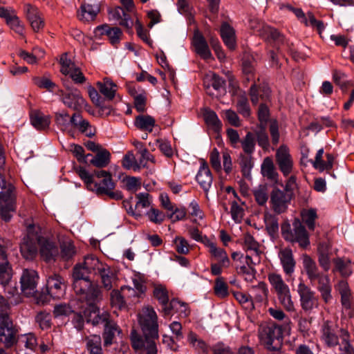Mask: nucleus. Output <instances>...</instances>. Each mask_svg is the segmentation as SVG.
Returning a JSON list of instances; mask_svg holds the SVG:
<instances>
[{
  "instance_id": "obj_60",
  "label": "nucleus",
  "mask_w": 354,
  "mask_h": 354,
  "mask_svg": "<svg viewBox=\"0 0 354 354\" xmlns=\"http://www.w3.org/2000/svg\"><path fill=\"white\" fill-rule=\"evenodd\" d=\"M215 295L220 298H225L228 296V286L223 277H218L215 280L214 287Z\"/></svg>"
},
{
  "instance_id": "obj_59",
  "label": "nucleus",
  "mask_w": 354,
  "mask_h": 354,
  "mask_svg": "<svg viewBox=\"0 0 354 354\" xmlns=\"http://www.w3.org/2000/svg\"><path fill=\"white\" fill-rule=\"evenodd\" d=\"M86 348L88 352L101 351L102 349V339L101 337L98 335H93L86 338Z\"/></svg>"
},
{
  "instance_id": "obj_47",
  "label": "nucleus",
  "mask_w": 354,
  "mask_h": 354,
  "mask_svg": "<svg viewBox=\"0 0 354 354\" xmlns=\"http://www.w3.org/2000/svg\"><path fill=\"white\" fill-rule=\"evenodd\" d=\"M100 28L102 30V33L108 36L109 41L113 46H116L119 44L122 35V32L119 28H111L108 25H103Z\"/></svg>"
},
{
  "instance_id": "obj_21",
  "label": "nucleus",
  "mask_w": 354,
  "mask_h": 354,
  "mask_svg": "<svg viewBox=\"0 0 354 354\" xmlns=\"http://www.w3.org/2000/svg\"><path fill=\"white\" fill-rule=\"evenodd\" d=\"M0 17L5 19L11 30L20 35H23L24 26L14 10L0 7Z\"/></svg>"
},
{
  "instance_id": "obj_55",
  "label": "nucleus",
  "mask_w": 354,
  "mask_h": 354,
  "mask_svg": "<svg viewBox=\"0 0 354 354\" xmlns=\"http://www.w3.org/2000/svg\"><path fill=\"white\" fill-rule=\"evenodd\" d=\"M60 248V257L65 261L71 259L76 253L75 248L71 241L62 242Z\"/></svg>"
},
{
  "instance_id": "obj_50",
  "label": "nucleus",
  "mask_w": 354,
  "mask_h": 354,
  "mask_svg": "<svg viewBox=\"0 0 354 354\" xmlns=\"http://www.w3.org/2000/svg\"><path fill=\"white\" fill-rule=\"evenodd\" d=\"M111 154L109 151L102 149L97 153L95 157L91 160V163L97 167H104L110 162Z\"/></svg>"
},
{
  "instance_id": "obj_41",
  "label": "nucleus",
  "mask_w": 354,
  "mask_h": 354,
  "mask_svg": "<svg viewBox=\"0 0 354 354\" xmlns=\"http://www.w3.org/2000/svg\"><path fill=\"white\" fill-rule=\"evenodd\" d=\"M236 108L237 111L243 117L250 116V108L245 92L239 91L236 93Z\"/></svg>"
},
{
  "instance_id": "obj_6",
  "label": "nucleus",
  "mask_w": 354,
  "mask_h": 354,
  "mask_svg": "<svg viewBox=\"0 0 354 354\" xmlns=\"http://www.w3.org/2000/svg\"><path fill=\"white\" fill-rule=\"evenodd\" d=\"M158 338L151 334L141 335L136 330H132L130 335L131 346L139 354H158L156 340Z\"/></svg>"
},
{
  "instance_id": "obj_23",
  "label": "nucleus",
  "mask_w": 354,
  "mask_h": 354,
  "mask_svg": "<svg viewBox=\"0 0 354 354\" xmlns=\"http://www.w3.org/2000/svg\"><path fill=\"white\" fill-rule=\"evenodd\" d=\"M104 325V332L102 337L104 339V345L108 346L113 343V339L116 334H120L122 330L118 324L110 318V315L107 319L102 322Z\"/></svg>"
},
{
  "instance_id": "obj_34",
  "label": "nucleus",
  "mask_w": 354,
  "mask_h": 354,
  "mask_svg": "<svg viewBox=\"0 0 354 354\" xmlns=\"http://www.w3.org/2000/svg\"><path fill=\"white\" fill-rule=\"evenodd\" d=\"M263 32L266 39L270 42L274 43L279 49L281 48H286V46H288L285 41L283 35H282L277 29L270 26H266L263 27Z\"/></svg>"
},
{
  "instance_id": "obj_25",
  "label": "nucleus",
  "mask_w": 354,
  "mask_h": 354,
  "mask_svg": "<svg viewBox=\"0 0 354 354\" xmlns=\"http://www.w3.org/2000/svg\"><path fill=\"white\" fill-rule=\"evenodd\" d=\"M293 225V239L289 242H297L299 246L303 248H306L310 245V241L308 234L305 227L298 219H295L292 223Z\"/></svg>"
},
{
  "instance_id": "obj_51",
  "label": "nucleus",
  "mask_w": 354,
  "mask_h": 354,
  "mask_svg": "<svg viewBox=\"0 0 354 354\" xmlns=\"http://www.w3.org/2000/svg\"><path fill=\"white\" fill-rule=\"evenodd\" d=\"M187 339L189 343L199 353L206 354L208 351L206 343L199 339L197 335L193 332H189Z\"/></svg>"
},
{
  "instance_id": "obj_30",
  "label": "nucleus",
  "mask_w": 354,
  "mask_h": 354,
  "mask_svg": "<svg viewBox=\"0 0 354 354\" xmlns=\"http://www.w3.org/2000/svg\"><path fill=\"white\" fill-rule=\"evenodd\" d=\"M136 198L137 199L136 204L135 205V208L131 206L129 209L128 210V213H131L136 218L140 217L142 214V209L149 207L151 205V196L150 195L145 193H139L136 195Z\"/></svg>"
},
{
  "instance_id": "obj_8",
  "label": "nucleus",
  "mask_w": 354,
  "mask_h": 354,
  "mask_svg": "<svg viewBox=\"0 0 354 354\" xmlns=\"http://www.w3.org/2000/svg\"><path fill=\"white\" fill-rule=\"evenodd\" d=\"M121 3L124 8L118 6L109 11V15L113 20L130 30L133 24V21L130 16V12L133 10L134 3L133 0H120Z\"/></svg>"
},
{
  "instance_id": "obj_17",
  "label": "nucleus",
  "mask_w": 354,
  "mask_h": 354,
  "mask_svg": "<svg viewBox=\"0 0 354 354\" xmlns=\"http://www.w3.org/2000/svg\"><path fill=\"white\" fill-rule=\"evenodd\" d=\"M260 247V244L251 234L244 235L243 248L247 252H249L246 254L245 259H248L250 263L259 264L261 262L262 252Z\"/></svg>"
},
{
  "instance_id": "obj_5",
  "label": "nucleus",
  "mask_w": 354,
  "mask_h": 354,
  "mask_svg": "<svg viewBox=\"0 0 354 354\" xmlns=\"http://www.w3.org/2000/svg\"><path fill=\"white\" fill-rule=\"evenodd\" d=\"M258 333L261 344L268 351L281 348L282 332L281 328L276 324H262L259 326Z\"/></svg>"
},
{
  "instance_id": "obj_49",
  "label": "nucleus",
  "mask_w": 354,
  "mask_h": 354,
  "mask_svg": "<svg viewBox=\"0 0 354 354\" xmlns=\"http://www.w3.org/2000/svg\"><path fill=\"white\" fill-rule=\"evenodd\" d=\"M246 265H243L237 268L239 274L244 277L245 280L252 281L255 279L257 271L254 266L257 264L250 263L248 259H245Z\"/></svg>"
},
{
  "instance_id": "obj_39",
  "label": "nucleus",
  "mask_w": 354,
  "mask_h": 354,
  "mask_svg": "<svg viewBox=\"0 0 354 354\" xmlns=\"http://www.w3.org/2000/svg\"><path fill=\"white\" fill-rule=\"evenodd\" d=\"M87 271L91 274H98L106 268L107 265L103 264L97 258L94 256H88L85 257L83 262Z\"/></svg>"
},
{
  "instance_id": "obj_64",
  "label": "nucleus",
  "mask_w": 354,
  "mask_h": 354,
  "mask_svg": "<svg viewBox=\"0 0 354 354\" xmlns=\"http://www.w3.org/2000/svg\"><path fill=\"white\" fill-rule=\"evenodd\" d=\"M76 171L80 178L84 180L86 188L89 190L94 191V184L93 176L90 174L84 167H80L76 169Z\"/></svg>"
},
{
  "instance_id": "obj_57",
  "label": "nucleus",
  "mask_w": 354,
  "mask_h": 354,
  "mask_svg": "<svg viewBox=\"0 0 354 354\" xmlns=\"http://www.w3.org/2000/svg\"><path fill=\"white\" fill-rule=\"evenodd\" d=\"M253 194L258 205L263 206L266 204L268 200V192L266 186H259L253 190Z\"/></svg>"
},
{
  "instance_id": "obj_14",
  "label": "nucleus",
  "mask_w": 354,
  "mask_h": 354,
  "mask_svg": "<svg viewBox=\"0 0 354 354\" xmlns=\"http://www.w3.org/2000/svg\"><path fill=\"white\" fill-rule=\"evenodd\" d=\"M292 196L290 193H286L278 188H274L270 193V205L272 209L277 214L285 212Z\"/></svg>"
},
{
  "instance_id": "obj_43",
  "label": "nucleus",
  "mask_w": 354,
  "mask_h": 354,
  "mask_svg": "<svg viewBox=\"0 0 354 354\" xmlns=\"http://www.w3.org/2000/svg\"><path fill=\"white\" fill-rule=\"evenodd\" d=\"M252 296L251 297L254 303L256 302L261 304L264 301H267L268 289L266 283L260 282L257 286H253L252 288Z\"/></svg>"
},
{
  "instance_id": "obj_36",
  "label": "nucleus",
  "mask_w": 354,
  "mask_h": 354,
  "mask_svg": "<svg viewBox=\"0 0 354 354\" xmlns=\"http://www.w3.org/2000/svg\"><path fill=\"white\" fill-rule=\"evenodd\" d=\"M162 311L165 315H169L175 313H184L185 316L187 313V306L176 299L169 300L165 304H161Z\"/></svg>"
},
{
  "instance_id": "obj_27",
  "label": "nucleus",
  "mask_w": 354,
  "mask_h": 354,
  "mask_svg": "<svg viewBox=\"0 0 354 354\" xmlns=\"http://www.w3.org/2000/svg\"><path fill=\"white\" fill-rule=\"evenodd\" d=\"M99 12L100 7L98 4L84 3L79 8L77 16L79 20L82 22H90L95 20Z\"/></svg>"
},
{
  "instance_id": "obj_12",
  "label": "nucleus",
  "mask_w": 354,
  "mask_h": 354,
  "mask_svg": "<svg viewBox=\"0 0 354 354\" xmlns=\"http://www.w3.org/2000/svg\"><path fill=\"white\" fill-rule=\"evenodd\" d=\"M18 330L10 317H0V342L6 348H10L17 342Z\"/></svg>"
},
{
  "instance_id": "obj_53",
  "label": "nucleus",
  "mask_w": 354,
  "mask_h": 354,
  "mask_svg": "<svg viewBox=\"0 0 354 354\" xmlns=\"http://www.w3.org/2000/svg\"><path fill=\"white\" fill-rule=\"evenodd\" d=\"M236 300L246 310H252L254 308V304L252 297L242 292H233Z\"/></svg>"
},
{
  "instance_id": "obj_58",
  "label": "nucleus",
  "mask_w": 354,
  "mask_h": 354,
  "mask_svg": "<svg viewBox=\"0 0 354 354\" xmlns=\"http://www.w3.org/2000/svg\"><path fill=\"white\" fill-rule=\"evenodd\" d=\"M124 187L127 190L131 192H136L142 186V179L139 177L126 176L123 179Z\"/></svg>"
},
{
  "instance_id": "obj_45",
  "label": "nucleus",
  "mask_w": 354,
  "mask_h": 354,
  "mask_svg": "<svg viewBox=\"0 0 354 354\" xmlns=\"http://www.w3.org/2000/svg\"><path fill=\"white\" fill-rule=\"evenodd\" d=\"M155 119L148 115H140L136 117L135 125L139 129L151 132L155 126Z\"/></svg>"
},
{
  "instance_id": "obj_62",
  "label": "nucleus",
  "mask_w": 354,
  "mask_h": 354,
  "mask_svg": "<svg viewBox=\"0 0 354 354\" xmlns=\"http://www.w3.org/2000/svg\"><path fill=\"white\" fill-rule=\"evenodd\" d=\"M153 294L160 304H165L169 301L168 291L166 287L162 285L155 286Z\"/></svg>"
},
{
  "instance_id": "obj_7",
  "label": "nucleus",
  "mask_w": 354,
  "mask_h": 354,
  "mask_svg": "<svg viewBox=\"0 0 354 354\" xmlns=\"http://www.w3.org/2000/svg\"><path fill=\"white\" fill-rule=\"evenodd\" d=\"M138 322L143 334L159 337L158 316L151 306H145L141 309L138 313Z\"/></svg>"
},
{
  "instance_id": "obj_32",
  "label": "nucleus",
  "mask_w": 354,
  "mask_h": 354,
  "mask_svg": "<svg viewBox=\"0 0 354 354\" xmlns=\"http://www.w3.org/2000/svg\"><path fill=\"white\" fill-rule=\"evenodd\" d=\"M55 121L57 126L63 131L66 132L72 137L75 138V130L71 127V117L66 111L56 113Z\"/></svg>"
},
{
  "instance_id": "obj_63",
  "label": "nucleus",
  "mask_w": 354,
  "mask_h": 354,
  "mask_svg": "<svg viewBox=\"0 0 354 354\" xmlns=\"http://www.w3.org/2000/svg\"><path fill=\"white\" fill-rule=\"evenodd\" d=\"M204 119L208 125L212 126L216 130H218L221 128V122L214 111L206 110L204 113Z\"/></svg>"
},
{
  "instance_id": "obj_48",
  "label": "nucleus",
  "mask_w": 354,
  "mask_h": 354,
  "mask_svg": "<svg viewBox=\"0 0 354 354\" xmlns=\"http://www.w3.org/2000/svg\"><path fill=\"white\" fill-rule=\"evenodd\" d=\"M277 298L280 304L283 306L286 310L294 312L295 310V304L292 299L290 288L277 293Z\"/></svg>"
},
{
  "instance_id": "obj_42",
  "label": "nucleus",
  "mask_w": 354,
  "mask_h": 354,
  "mask_svg": "<svg viewBox=\"0 0 354 354\" xmlns=\"http://www.w3.org/2000/svg\"><path fill=\"white\" fill-rule=\"evenodd\" d=\"M98 274L100 276L101 282L106 290H109L115 286L117 277L109 266H106Z\"/></svg>"
},
{
  "instance_id": "obj_15",
  "label": "nucleus",
  "mask_w": 354,
  "mask_h": 354,
  "mask_svg": "<svg viewBox=\"0 0 354 354\" xmlns=\"http://www.w3.org/2000/svg\"><path fill=\"white\" fill-rule=\"evenodd\" d=\"M66 285L64 278L57 273L49 275L46 279V290L54 299H60L65 295Z\"/></svg>"
},
{
  "instance_id": "obj_28",
  "label": "nucleus",
  "mask_w": 354,
  "mask_h": 354,
  "mask_svg": "<svg viewBox=\"0 0 354 354\" xmlns=\"http://www.w3.org/2000/svg\"><path fill=\"white\" fill-rule=\"evenodd\" d=\"M220 35L225 45L231 50L236 47L235 30L228 23L223 22L220 28Z\"/></svg>"
},
{
  "instance_id": "obj_2",
  "label": "nucleus",
  "mask_w": 354,
  "mask_h": 354,
  "mask_svg": "<svg viewBox=\"0 0 354 354\" xmlns=\"http://www.w3.org/2000/svg\"><path fill=\"white\" fill-rule=\"evenodd\" d=\"M337 329L331 322H324L321 329V339L328 348L338 346V354H354V348L350 342V334L348 330Z\"/></svg>"
},
{
  "instance_id": "obj_56",
  "label": "nucleus",
  "mask_w": 354,
  "mask_h": 354,
  "mask_svg": "<svg viewBox=\"0 0 354 354\" xmlns=\"http://www.w3.org/2000/svg\"><path fill=\"white\" fill-rule=\"evenodd\" d=\"M239 159V165L243 176L249 178L251 169L253 167L252 156L250 155L241 154Z\"/></svg>"
},
{
  "instance_id": "obj_52",
  "label": "nucleus",
  "mask_w": 354,
  "mask_h": 354,
  "mask_svg": "<svg viewBox=\"0 0 354 354\" xmlns=\"http://www.w3.org/2000/svg\"><path fill=\"white\" fill-rule=\"evenodd\" d=\"M261 174L263 176L270 180H274L277 176L275 171L273 161L271 158L266 157L264 158L261 165Z\"/></svg>"
},
{
  "instance_id": "obj_38",
  "label": "nucleus",
  "mask_w": 354,
  "mask_h": 354,
  "mask_svg": "<svg viewBox=\"0 0 354 354\" xmlns=\"http://www.w3.org/2000/svg\"><path fill=\"white\" fill-rule=\"evenodd\" d=\"M209 252L214 260L221 263L224 267H228L230 265V259L225 250L223 248H218L216 244L210 243L208 245Z\"/></svg>"
},
{
  "instance_id": "obj_54",
  "label": "nucleus",
  "mask_w": 354,
  "mask_h": 354,
  "mask_svg": "<svg viewBox=\"0 0 354 354\" xmlns=\"http://www.w3.org/2000/svg\"><path fill=\"white\" fill-rule=\"evenodd\" d=\"M241 147L246 155H250L254 151L255 137L251 132H248L245 136L241 140Z\"/></svg>"
},
{
  "instance_id": "obj_26",
  "label": "nucleus",
  "mask_w": 354,
  "mask_h": 354,
  "mask_svg": "<svg viewBox=\"0 0 354 354\" xmlns=\"http://www.w3.org/2000/svg\"><path fill=\"white\" fill-rule=\"evenodd\" d=\"M24 10L28 21L35 32H39L44 26V22L41 18L37 8L30 3L24 6Z\"/></svg>"
},
{
  "instance_id": "obj_61",
  "label": "nucleus",
  "mask_w": 354,
  "mask_h": 354,
  "mask_svg": "<svg viewBox=\"0 0 354 354\" xmlns=\"http://www.w3.org/2000/svg\"><path fill=\"white\" fill-rule=\"evenodd\" d=\"M301 217L303 221L306 224L309 230H314L315 225V221L317 218L316 210L314 209L304 210L301 212Z\"/></svg>"
},
{
  "instance_id": "obj_31",
  "label": "nucleus",
  "mask_w": 354,
  "mask_h": 354,
  "mask_svg": "<svg viewBox=\"0 0 354 354\" xmlns=\"http://www.w3.org/2000/svg\"><path fill=\"white\" fill-rule=\"evenodd\" d=\"M193 44L196 53L202 58L207 59L212 57V54L208 44L203 35L199 32H196L194 33Z\"/></svg>"
},
{
  "instance_id": "obj_46",
  "label": "nucleus",
  "mask_w": 354,
  "mask_h": 354,
  "mask_svg": "<svg viewBox=\"0 0 354 354\" xmlns=\"http://www.w3.org/2000/svg\"><path fill=\"white\" fill-rule=\"evenodd\" d=\"M318 262L325 272H328L330 268V257L327 246L320 243L317 248Z\"/></svg>"
},
{
  "instance_id": "obj_44",
  "label": "nucleus",
  "mask_w": 354,
  "mask_h": 354,
  "mask_svg": "<svg viewBox=\"0 0 354 354\" xmlns=\"http://www.w3.org/2000/svg\"><path fill=\"white\" fill-rule=\"evenodd\" d=\"M268 280L276 294L290 288L279 274L275 272L269 273L268 274Z\"/></svg>"
},
{
  "instance_id": "obj_29",
  "label": "nucleus",
  "mask_w": 354,
  "mask_h": 354,
  "mask_svg": "<svg viewBox=\"0 0 354 354\" xmlns=\"http://www.w3.org/2000/svg\"><path fill=\"white\" fill-rule=\"evenodd\" d=\"M323 154V149H320L319 150H318L315 156V160L312 161V164L314 168L319 170L320 172H322L325 170L328 172L332 169L333 167V162L335 158L333 154L326 153V161L324 162L322 160Z\"/></svg>"
},
{
  "instance_id": "obj_10",
  "label": "nucleus",
  "mask_w": 354,
  "mask_h": 354,
  "mask_svg": "<svg viewBox=\"0 0 354 354\" xmlns=\"http://www.w3.org/2000/svg\"><path fill=\"white\" fill-rule=\"evenodd\" d=\"M79 299L85 301V306H83V314L86 321L88 323H91L93 326L102 324L105 319H107L109 314L104 312L100 314L99 308L97 306V304L102 299V294L98 299L93 301H88L86 298H80Z\"/></svg>"
},
{
  "instance_id": "obj_40",
  "label": "nucleus",
  "mask_w": 354,
  "mask_h": 354,
  "mask_svg": "<svg viewBox=\"0 0 354 354\" xmlns=\"http://www.w3.org/2000/svg\"><path fill=\"white\" fill-rule=\"evenodd\" d=\"M270 94L269 88L266 86H257L252 84L250 89V99L253 104H257L260 100L266 101Z\"/></svg>"
},
{
  "instance_id": "obj_18",
  "label": "nucleus",
  "mask_w": 354,
  "mask_h": 354,
  "mask_svg": "<svg viewBox=\"0 0 354 354\" xmlns=\"http://www.w3.org/2000/svg\"><path fill=\"white\" fill-rule=\"evenodd\" d=\"M276 162L280 171L285 176H288L292 172L293 160L287 147L282 145L277 149Z\"/></svg>"
},
{
  "instance_id": "obj_11",
  "label": "nucleus",
  "mask_w": 354,
  "mask_h": 354,
  "mask_svg": "<svg viewBox=\"0 0 354 354\" xmlns=\"http://www.w3.org/2000/svg\"><path fill=\"white\" fill-rule=\"evenodd\" d=\"M57 95L65 106L74 111H80L85 106L86 101L76 88L66 87V91L59 90Z\"/></svg>"
},
{
  "instance_id": "obj_37",
  "label": "nucleus",
  "mask_w": 354,
  "mask_h": 354,
  "mask_svg": "<svg viewBox=\"0 0 354 354\" xmlns=\"http://www.w3.org/2000/svg\"><path fill=\"white\" fill-rule=\"evenodd\" d=\"M263 220L268 234L272 237L276 236L279 231L278 217L271 212L266 211L263 214Z\"/></svg>"
},
{
  "instance_id": "obj_20",
  "label": "nucleus",
  "mask_w": 354,
  "mask_h": 354,
  "mask_svg": "<svg viewBox=\"0 0 354 354\" xmlns=\"http://www.w3.org/2000/svg\"><path fill=\"white\" fill-rule=\"evenodd\" d=\"M71 127L75 130V134L76 133V130H77L80 133L88 138H91L95 135V128L91 126L88 121L84 119L80 114L77 113L73 114L71 116Z\"/></svg>"
},
{
  "instance_id": "obj_19",
  "label": "nucleus",
  "mask_w": 354,
  "mask_h": 354,
  "mask_svg": "<svg viewBox=\"0 0 354 354\" xmlns=\"http://www.w3.org/2000/svg\"><path fill=\"white\" fill-rule=\"evenodd\" d=\"M39 245L41 257L46 262L55 261L59 256V249L55 243L41 236Z\"/></svg>"
},
{
  "instance_id": "obj_16",
  "label": "nucleus",
  "mask_w": 354,
  "mask_h": 354,
  "mask_svg": "<svg viewBox=\"0 0 354 354\" xmlns=\"http://www.w3.org/2000/svg\"><path fill=\"white\" fill-rule=\"evenodd\" d=\"M40 237L37 234L28 232L24 238L20 245V252L24 258L27 260H32L35 258Z\"/></svg>"
},
{
  "instance_id": "obj_9",
  "label": "nucleus",
  "mask_w": 354,
  "mask_h": 354,
  "mask_svg": "<svg viewBox=\"0 0 354 354\" xmlns=\"http://www.w3.org/2000/svg\"><path fill=\"white\" fill-rule=\"evenodd\" d=\"M297 291L299 296L301 308L306 313L310 314L319 307V298L303 280H300Z\"/></svg>"
},
{
  "instance_id": "obj_33",
  "label": "nucleus",
  "mask_w": 354,
  "mask_h": 354,
  "mask_svg": "<svg viewBox=\"0 0 354 354\" xmlns=\"http://www.w3.org/2000/svg\"><path fill=\"white\" fill-rule=\"evenodd\" d=\"M30 122L32 126L38 130H44L49 127L50 124V118L49 115H44L38 110L30 112Z\"/></svg>"
},
{
  "instance_id": "obj_24",
  "label": "nucleus",
  "mask_w": 354,
  "mask_h": 354,
  "mask_svg": "<svg viewBox=\"0 0 354 354\" xmlns=\"http://www.w3.org/2000/svg\"><path fill=\"white\" fill-rule=\"evenodd\" d=\"M196 180L205 192H207L211 187L213 177L207 163L203 159L201 160V166Z\"/></svg>"
},
{
  "instance_id": "obj_1",
  "label": "nucleus",
  "mask_w": 354,
  "mask_h": 354,
  "mask_svg": "<svg viewBox=\"0 0 354 354\" xmlns=\"http://www.w3.org/2000/svg\"><path fill=\"white\" fill-rule=\"evenodd\" d=\"M90 273L84 263L77 264L73 270V286L76 295L93 301L101 297V290L97 284L93 283Z\"/></svg>"
},
{
  "instance_id": "obj_4",
  "label": "nucleus",
  "mask_w": 354,
  "mask_h": 354,
  "mask_svg": "<svg viewBox=\"0 0 354 354\" xmlns=\"http://www.w3.org/2000/svg\"><path fill=\"white\" fill-rule=\"evenodd\" d=\"M15 188L0 176V214L3 220L9 221L12 213L16 209V196Z\"/></svg>"
},
{
  "instance_id": "obj_13",
  "label": "nucleus",
  "mask_w": 354,
  "mask_h": 354,
  "mask_svg": "<svg viewBox=\"0 0 354 354\" xmlns=\"http://www.w3.org/2000/svg\"><path fill=\"white\" fill-rule=\"evenodd\" d=\"M39 275L32 269H24L21 279V292L27 297L32 296L37 292Z\"/></svg>"
},
{
  "instance_id": "obj_35",
  "label": "nucleus",
  "mask_w": 354,
  "mask_h": 354,
  "mask_svg": "<svg viewBox=\"0 0 354 354\" xmlns=\"http://www.w3.org/2000/svg\"><path fill=\"white\" fill-rule=\"evenodd\" d=\"M97 88L106 100H111L115 95L118 86L111 80L104 78L102 82L97 83Z\"/></svg>"
},
{
  "instance_id": "obj_3",
  "label": "nucleus",
  "mask_w": 354,
  "mask_h": 354,
  "mask_svg": "<svg viewBox=\"0 0 354 354\" xmlns=\"http://www.w3.org/2000/svg\"><path fill=\"white\" fill-rule=\"evenodd\" d=\"M302 259L308 279L311 283L317 282V289L320 292L322 299L325 303L329 302L332 299V286L328 275L319 271L316 262L309 255L304 254Z\"/></svg>"
},
{
  "instance_id": "obj_22",
  "label": "nucleus",
  "mask_w": 354,
  "mask_h": 354,
  "mask_svg": "<svg viewBox=\"0 0 354 354\" xmlns=\"http://www.w3.org/2000/svg\"><path fill=\"white\" fill-rule=\"evenodd\" d=\"M279 258L284 273L291 276L295 270L296 261L292 250L290 248H282L279 252Z\"/></svg>"
}]
</instances>
